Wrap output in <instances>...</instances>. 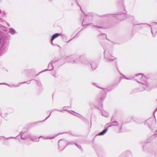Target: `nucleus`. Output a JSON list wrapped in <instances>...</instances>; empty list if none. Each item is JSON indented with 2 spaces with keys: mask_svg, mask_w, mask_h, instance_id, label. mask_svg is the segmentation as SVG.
<instances>
[{
  "mask_svg": "<svg viewBox=\"0 0 157 157\" xmlns=\"http://www.w3.org/2000/svg\"><path fill=\"white\" fill-rule=\"evenodd\" d=\"M133 77L136 81L141 83L139 88V91H142L145 90H149V84L147 82V78L143 76L142 74H136Z\"/></svg>",
  "mask_w": 157,
  "mask_h": 157,
  "instance_id": "f257e3e1",
  "label": "nucleus"
},
{
  "mask_svg": "<svg viewBox=\"0 0 157 157\" xmlns=\"http://www.w3.org/2000/svg\"><path fill=\"white\" fill-rule=\"evenodd\" d=\"M59 148H62L61 151H63L67 146V141L64 139L60 140L58 142Z\"/></svg>",
  "mask_w": 157,
  "mask_h": 157,
  "instance_id": "f03ea898",
  "label": "nucleus"
},
{
  "mask_svg": "<svg viewBox=\"0 0 157 157\" xmlns=\"http://www.w3.org/2000/svg\"><path fill=\"white\" fill-rule=\"evenodd\" d=\"M108 15V16L110 17H114L120 20H123L125 19V14H111Z\"/></svg>",
  "mask_w": 157,
  "mask_h": 157,
  "instance_id": "7ed1b4c3",
  "label": "nucleus"
},
{
  "mask_svg": "<svg viewBox=\"0 0 157 157\" xmlns=\"http://www.w3.org/2000/svg\"><path fill=\"white\" fill-rule=\"evenodd\" d=\"M102 47H103V48H104V50H105V51L104 52V53L105 54V58L107 59H108L109 60H114L115 59L114 57L111 56L110 54H107V55L105 54L106 52V50H105L106 49L105 48V47L103 45H102Z\"/></svg>",
  "mask_w": 157,
  "mask_h": 157,
  "instance_id": "20e7f679",
  "label": "nucleus"
},
{
  "mask_svg": "<svg viewBox=\"0 0 157 157\" xmlns=\"http://www.w3.org/2000/svg\"><path fill=\"white\" fill-rule=\"evenodd\" d=\"M56 62V61H54L53 62H52V63H49L48 64V70H45L44 71H42V72H44V71H47V70H48V71H51L52 70L53 68V67H54V65H55V64Z\"/></svg>",
  "mask_w": 157,
  "mask_h": 157,
  "instance_id": "39448f33",
  "label": "nucleus"
},
{
  "mask_svg": "<svg viewBox=\"0 0 157 157\" xmlns=\"http://www.w3.org/2000/svg\"><path fill=\"white\" fill-rule=\"evenodd\" d=\"M106 97V94L104 93L100 96V99L99 100V103L101 105V102L104 100Z\"/></svg>",
  "mask_w": 157,
  "mask_h": 157,
  "instance_id": "423d86ee",
  "label": "nucleus"
},
{
  "mask_svg": "<svg viewBox=\"0 0 157 157\" xmlns=\"http://www.w3.org/2000/svg\"><path fill=\"white\" fill-rule=\"evenodd\" d=\"M74 59L73 61V63H78L79 61L80 57L76 56H74Z\"/></svg>",
  "mask_w": 157,
  "mask_h": 157,
  "instance_id": "0eeeda50",
  "label": "nucleus"
},
{
  "mask_svg": "<svg viewBox=\"0 0 157 157\" xmlns=\"http://www.w3.org/2000/svg\"><path fill=\"white\" fill-rule=\"evenodd\" d=\"M28 137H30V135L26 133H24L21 136V138L23 140L26 139Z\"/></svg>",
  "mask_w": 157,
  "mask_h": 157,
  "instance_id": "6e6552de",
  "label": "nucleus"
},
{
  "mask_svg": "<svg viewBox=\"0 0 157 157\" xmlns=\"http://www.w3.org/2000/svg\"><path fill=\"white\" fill-rule=\"evenodd\" d=\"M74 56H70L66 58V59L68 62L73 63L74 59Z\"/></svg>",
  "mask_w": 157,
  "mask_h": 157,
  "instance_id": "1a4fd4ad",
  "label": "nucleus"
},
{
  "mask_svg": "<svg viewBox=\"0 0 157 157\" xmlns=\"http://www.w3.org/2000/svg\"><path fill=\"white\" fill-rule=\"evenodd\" d=\"M81 62L82 64L84 65H89L90 63L89 61L86 59H81Z\"/></svg>",
  "mask_w": 157,
  "mask_h": 157,
  "instance_id": "9d476101",
  "label": "nucleus"
},
{
  "mask_svg": "<svg viewBox=\"0 0 157 157\" xmlns=\"http://www.w3.org/2000/svg\"><path fill=\"white\" fill-rule=\"evenodd\" d=\"M91 68L93 70H95L97 67V63L94 62H92L91 63Z\"/></svg>",
  "mask_w": 157,
  "mask_h": 157,
  "instance_id": "9b49d317",
  "label": "nucleus"
},
{
  "mask_svg": "<svg viewBox=\"0 0 157 157\" xmlns=\"http://www.w3.org/2000/svg\"><path fill=\"white\" fill-rule=\"evenodd\" d=\"M26 82H20L17 85H9L7 84L6 85L8 86H10L11 87H16L19 86L21 84L25 83H26Z\"/></svg>",
  "mask_w": 157,
  "mask_h": 157,
  "instance_id": "f8f14e48",
  "label": "nucleus"
},
{
  "mask_svg": "<svg viewBox=\"0 0 157 157\" xmlns=\"http://www.w3.org/2000/svg\"><path fill=\"white\" fill-rule=\"evenodd\" d=\"M62 34L58 33H56L53 35L51 38V41H53L56 38L58 37L59 36Z\"/></svg>",
  "mask_w": 157,
  "mask_h": 157,
  "instance_id": "ddd939ff",
  "label": "nucleus"
},
{
  "mask_svg": "<svg viewBox=\"0 0 157 157\" xmlns=\"http://www.w3.org/2000/svg\"><path fill=\"white\" fill-rule=\"evenodd\" d=\"M57 135H56L55 136H52V137H49V136H46L44 137V136H40V138H41L44 139H52L54 138Z\"/></svg>",
  "mask_w": 157,
  "mask_h": 157,
  "instance_id": "4468645a",
  "label": "nucleus"
},
{
  "mask_svg": "<svg viewBox=\"0 0 157 157\" xmlns=\"http://www.w3.org/2000/svg\"><path fill=\"white\" fill-rule=\"evenodd\" d=\"M93 85L94 86H97V87H98L99 88H101V89H103V90L104 91V92L105 93H106L107 92L110 91V90H108L107 89L103 88H101V87H99L98 85H97L96 83H93Z\"/></svg>",
  "mask_w": 157,
  "mask_h": 157,
  "instance_id": "2eb2a0df",
  "label": "nucleus"
},
{
  "mask_svg": "<svg viewBox=\"0 0 157 157\" xmlns=\"http://www.w3.org/2000/svg\"><path fill=\"white\" fill-rule=\"evenodd\" d=\"M108 128H106L105 129L103 130L102 132H100L98 134V135L100 136H101L104 135L108 131Z\"/></svg>",
  "mask_w": 157,
  "mask_h": 157,
  "instance_id": "dca6fc26",
  "label": "nucleus"
},
{
  "mask_svg": "<svg viewBox=\"0 0 157 157\" xmlns=\"http://www.w3.org/2000/svg\"><path fill=\"white\" fill-rule=\"evenodd\" d=\"M99 37L100 39H103L106 38L107 35L105 34L102 33L99 35Z\"/></svg>",
  "mask_w": 157,
  "mask_h": 157,
  "instance_id": "f3484780",
  "label": "nucleus"
},
{
  "mask_svg": "<svg viewBox=\"0 0 157 157\" xmlns=\"http://www.w3.org/2000/svg\"><path fill=\"white\" fill-rule=\"evenodd\" d=\"M9 32L11 35H13L16 33V32L15 29L12 28L10 29Z\"/></svg>",
  "mask_w": 157,
  "mask_h": 157,
  "instance_id": "a211bd4d",
  "label": "nucleus"
},
{
  "mask_svg": "<svg viewBox=\"0 0 157 157\" xmlns=\"http://www.w3.org/2000/svg\"><path fill=\"white\" fill-rule=\"evenodd\" d=\"M92 27L93 29H97L98 28H100V29H104V28L98 25H92Z\"/></svg>",
  "mask_w": 157,
  "mask_h": 157,
  "instance_id": "6ab92c4d",
  "label": "nucleus"
},
{
  "mask_svg": "<svg viewBox=\"0 0 157 157\" xmlns=\"http://www.w3.org/2000/svg\"><path fill=\"white\" fill-rule=\"evenodd\" d=\"M102 115L103 116L108 117V113L105 111H103L102 112Z\"/></svg>",
  "mask_w": 157,
  "mask_h": 157,
  "instance_id": "aec40b11",
  "label": "nucleus"
},
{
  "mask_svg": "<svg viewBox=\"0 0 157 157\" xmlns=\"http://www.w3.org/2000/svg\"><path fill=\"white\" fill-rule=\"evenodd\" d=\"M72 112L73 113H75L74 115L80 118L82 117V116H81V115H80L79 114H78L77 113H76L74 112V111H72Z\"/></svg>",
  "mask_w": 157,
  "mask_h": 157,
  "instance_id": "412c9836",
  "label": "nucleus"
},
{
  "mask_svg": "<svg viewBox=\"0 0 157 157\" xmlns=\"http://www.w3.org/2000/svg\"><path fill=\"white\" fill-rule=\"evenodd\" d=\"M72 112L73 113H75L74 115L80 118L82 117V116H81V115H80L79 114H78L77 113H76L74 112V111H72Z\"/></svg>",
  "mask_w": 157,
  "mask_h": 157,
  "instance_id": "4be33fe9",
  "label": "nucleus"
},
{
  "mask_svg": "<svg viewBox=\"0 0 157 157\" xmlns=\"http://www.w3.org/2000/svg\"><path fill=\"white\" fill-rule=\"evenodd\" d=\"M112 123L113 124L110 125V126H114H114H117L118 125V123L117 121H115V122L112 121Z\"/></svg>",
  "mask_w": 157,
  "mask_h": 157,
  "instance_id": "5701e85b",
  "label": "nucleus"
},
{
  "mask_svg": "<svg viewBox=\"0 0 157 157\" xmlns=\"http://www.w3.org/2000/svg\"><path fill=\"white\" fill-rule=\"evenodd\" d=\"M75 144L76 143L73 142H70L69 143H67V146L69 145H73L74 144Z\"/></svg>",
  "mask_w": 157,
  "mask_h": 157,
  "instance_id": "b1692460",
  "label": "nucleus"
},
{
  "mask_svg": "<svg viewBox=\"0 0 157 157\" xmlns=\"http://www.w3.org/2000/svg\"><path fill=\"white\" fill-rule=\"evenodd\" d=\"M75 144L79 149H81V147L80 145H77L76 144Z\"/></svg>",
  "mask_w": 157,
  "mask_h": 157,
  "instance_id": "393cba45",
  "label": "nucleus"
},
{
  "mask_svg": "<svg viewBox=\"0 0 157 157\" xmlns=\"http://www.w3.org/2000/svg\"><path fill=\"white\" fill-rule=\"evenodd\" d=\"M51 112L50 113V114H49V116H48L47 117H46V119L44 120L43 121H42V122H43V121H45V120L47 119L48 117H50V116L51 115Z\"/></svg>",
  "mask_w": 157,
  "mask_h": 157,
  "instance_id": "a878e982",
  "label": "nucleus"
},
{
  "mask_svg": "<svg viewBox=\"0 0 157 157\" xmlns=\"http://www.w3.org/2000/svg\"><path fill=\"white\" fill-rule=\"evenodd\" d=\"M116 68H117V71H118L119 72L120 74H121V73L120 72V71L119 70L118 68V67H117V64H116Z\"/></svg>",
  "mask_w": 157,
  "mask_h": 157,
  "instance_id": "bb28decb",
  "label": "nucleus"
},
{
  "mask_svg": "<svg viewBox=\"0 0 157 157\" xmlns=\"http://www.w3.org/2000/svg\"><path fill=\"white\" fill-rule=\"evenodd\" d=\"M140 25H148V26H150L151 28V29H152V28H151V26L150 25H148V24H140Z\"/></svg>",
  "mask_w": 157,
  "mask_h": 157,
  "instance_id": "cd10ccee",
  "label": "nucleus"
},
{
  "mask_svg": "<svg viewBox=\"0 0 157 157\" xmlns=\"http://www.w3.org/2000/svg\"><path fill=\"white\" fill-rule=\"evenodd\" d=\"M4 138H6V139H9L10 138H15L16 137H8V138H6L5 137H3Z\"/></svg>",
  "mask_w": 157,
  "mask_h": 157,
  "instance_id": "c85d7f7f",
  "label": "nucleus"
},
{
  "mask_svg": "<svg viewBox=\"0 0 157 157\" xmlns=\"http://www.w3.org/2000/svg\"><path fill=\"white\" fill-rule=\"evenodd\" d=\"M127 17H131L132 18H134V17L132 16H131L130 15H128L127 16Z\"/></svg>",
  "mask_w": 157,
  "mask_h": 157,
  "instance_id": "c756f323",
  "label": "nucleus"
},
{
  "mask_svg": "<svg viewBox=\"0 0 157 157\" xmlns=\"http://www.w3.org/2000/svg\"><path fill=\"white\" fill-rule=\"evenodd\" d=\"M51 43H52V44L53 45H54V46H55V45H56L58 47H60V46L59 45H54L53 44V41H51Z\"/></svg>",
  "mask_w": 157,
  "mask_h": 157,
  "instance_id": "7c9ffc66",
  "label": "nucleus"
},
{
  "mask_svg": "<svg viewBox=\"0 0 157 157\" xmlns=\"http://www.w3.org/2000/svg\"><path fill=\"white\" fill-rule=\"evenodd\" d=\"M37 84L39 86H41V84L40 83V82H37Z\"/></svg>",
  "mask_w": 157,
  "mask_h": 157,
  "instance_id": "2f4dec72",
  "label": "nucleus"
},
{
  "mask_svg": "<svg viewBox=\"0 0 157 157\" xmlns=\"http://www.w3.org/2000/svg\"><path fill=\"white\" fill-rule=\"evenodd\" d=\"M122 75L124 76L125 77H124V78L126 79H131L130 78H126V77H125L123 74H121Z\"/></svg>",
  "mask_w": 157,
  "mask_h": 157,
  "instance_id": "473e14b6",
  "label": "nucleus"
},
{
  "mask_svg": "<svg viewBox=\"0 0 157 157\" xmlns=\"http://www.w3.org/2000/svg\"><path fill=\"white\" fill-rule=\"evenodd\" d=\"M52 75L54 77H56V74H52Z\"/></svg>",
  "mask_w": 157,
  "mask_h": 157,
  "instance_id": "72a5a7b5",
  "label": "nucleus"
},
{
  "mask_svg": "<svg viewBox=\"0 0 157 157\" xmlns=\"http://www.w3.org/2000/svg\"><path fill=\"white\" fill-rule=\"evenodd\" d=\"M1 84L7 85V84L5 83H0V85H1Z\"/></svg>",
  "mask_w": 157,
  "mask_h": 157,
  "instance_id": "f704fd0d",
  "label": "nucleus"
},
{
  "mask_svg": "<svg viewBox=\"0 0 157 157\" xmlns=\"http://www.w3.org/2000/svg\"><path fill=\"white\" fill-rule=\"evenodd\" d=\"M26 82H27L25 83H27V84H29L30 83V82L29 81H26Z\"/></svg>",
  "mask_w": 157,
  "mask_h": 157,
  "instance_id": "c9c22d12",
  "label": "nucleus"
},
{
  "mask_svg": "<svg viewBox=\"0 0 157 157\" xmlns=\"http://www.w3.org/2000/svg\"><path fill=\"white\" fill-rule=\"evenodd\" d=\"M84 21H85V20H84V19H83V22H82V25H83V23H84Z\"/></svg>",
  "mask_w": 157,
  "mask_h": 157,
  "instance_id": "e433bc0d",
  "label": "nucleus"
},
{
  "mask_svg": "<svg viewBox=\"0 0 157 157\" xmlns=\"http://www.w3.org/2000/svg\"><path fill=\"white\" fill-rule=\"evenodd\" d=\"M70 113H71V114H73V115H75V113H71L70 112Z\"/></svg>",
  "mask_w": 157,
  "mask_h": 157,
  "instance_id": "4c0bfd02",
  "label": "nucleus"
},
{
  "mask_svg": "<svg viewBox=\"0 0 157 157\" xmlns=\"http://www.w3.org/2000/svg\"><path fill=\"white\" fill-rule=\"evenodd\" d=\"M72 39H71L67 43H68L70 41H71Z\"/></svg>",
  "mask_w": 157,
  "mask_h": 157,
  "instance_id": "58836bf2",
  "label": "nucleus"
},
{
  "mask_svg": "<svg viewBox=\"0 0 157 157\" xmlns=\"http://www.w3.org/2000/svg\"><path fill=\"white\" fill-rule=\"evenodd\" d=\"M2 138L1 136H0V140L2 139Z\"/></svg>",
  "mask_w": 157,
  "mask_h": 157,
  "instance_id": "ea45409f",
  "label": "nucleus"
},
{
  "mask_svg": "<svg viewBox=\"0 0 157 157\" xmlns=\"http://www.w3.org/2000/svg\"><path fill=\"white\" fill-rule=\"evenodd\" d=\"M151 32L152 34V35H153V32H152V30H151Z\"/></svg>",
  "mask_w": 157,
  "mask_h": 157,
  "instance_id": "a19ab883",
  "label": "nucleus"
},
{
  "mask_svg": "<svg viewBox=\"0 0 157 157\" xmlns=\"http://www.w3.org/2000/svg\"><path fill=\"white\" fill-rule=\"evenodd\" d=\"M77 4H78V6H80V8H81V6H79V5H78V3H77Z\"/></svg>",
  "mask_w": 157,
  "mask_h": 157,
  "instance_id": "79ce46f5",
  "label": "nucleus"
},
{
  "mask_svg": "<svg viewBox=\"0 0 157 157\" xmlns=\"http://www.w3.org/2000/svg\"><path fill=\"white\" fill-rule=\"evenodd\" d=\"M0 114H1V116H2V113H1L0 112Z\"/></svg>",
  "mask_w": 157,
  "mask_h": 157,
  "instance_id": "37998d69",
  "label": "nucleus"
},
{
  "mask_svg": "<svg viewBox=\"0 0 157 157\" xmlns=\"http://www.w3.org/2000/svg\"><path fill=\"white\" fill-rule=\"evenodd\" d=\"M37 140H38V141H39V139H37Z\"/></svg>",
  "mask_w": 157,
  "mask_h": 157,
  "instance_id": "c03bdc74",
  "label": "nucleus"
},
{
  "mask_svg": "<svg viewBox=\"0 0 157 157\" xmlns=\"http://www.w3.org/2000/svg\"><path fill=\"white\" fill-rule=\"evenodd\" d=\"M98 155H99V153H98Z\"/></svg>",
  "mask_w": 157,
  "mask_h": 157,
  "instance_id": "a18cd8bd",
  "label": "nucleus"
},
{
  "mask_svg": "<svg viewBox=\"0 0 157 157\" xmlns=\"http://www.w3.org/2000/svg\"><path fill=\"white\" fill-rule=\"evenodd\" d=\"M52 0H49V1H52Z\"/></svg>",
  "mask_w": 157,
  "mask_h": 157,
  "instance_id": "49530a36",
  "label": "nucleus"
},
{
  "mask_svg": "<svg viewBox=\"0 0 157 157\" xmlns=\"http://www.w3.org/2000/svg\"><path fill=\"white\" fill-rule=\"evenodd\" d=\"M74 38V37H73L72 39H73Z\"/></svg>",
  "mask_w": 157,
  "mask_h": 157,
  "instance_id": "de8ad7c7",
  "label": "nucleus"
},
{
  "mask_svg": "<svg viewBox=\"0 0 157 157\" xmlns=\"http://www.w3.org/2000/svg\"><path fill=\"white\" fill-rule=\"evenodd\" d=\"M74 38V37H73L72 39H73Z\"/></svg>",
  "mask_w": 157,
  "mask_h": 157,
  "instance_id": "09e8293b",
  "label": "nucleus"
},
{
  "mask_svg": "<svg viewBox=\"0 0 157 157\" xmlns=\"http://www.w3.org/2000/svg\"><path fill=\"white\" fill-rule=\"evenodd\" d=\"M74 38V37H73L72 39H73Z\"/></svg>",
  "mask_w": 157,
  "mask_h": 157,
  "instance_id": "8fccbe9b",
  "label": "nucleus"
}]
</instances>
